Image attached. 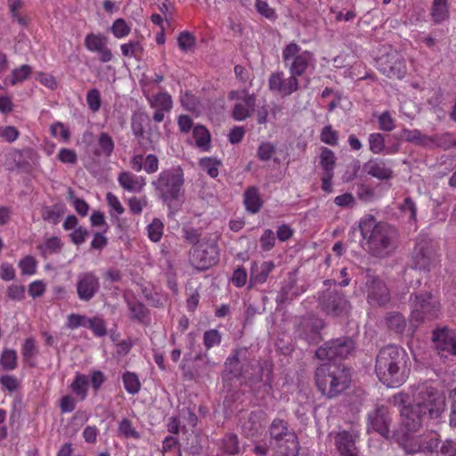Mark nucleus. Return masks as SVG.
<instances>
[{"instance_id":"f257e3e1","label":"nucleus","mask_w":456,"mask_h":456,"mask_svg":"<svg viewBox=\"0 0 456 456\" xmlns=\"http://www.w3.org/2000/svg\"><path fill=\"white\" fill-rule=\"evenodd\" d=\"M399 408L403 424L408 431L416 432L431 419L441 418L445 410V396L443 391L425 381L417 386L412 398L403 392L390 399Z\"/></svg>"},{"instance_id":"f03ea898","label":"nucleus","mask_w":456,"mask_h":456,"mask_svg":"<svg viewBox=\"0 0 456 456\" xmlns=\"http://www.w3.org/2000/svg\"><path fill=\"white\" fill-rule=\"evenodd\" d=\"M359 230L364 241L362 247L371 256L384 259L396 251L399 233L395 226L368 216L359 223Z\"/></svg>"},{"instance_id":"7ed1b4c3","label":"nucleus","mask_w":456,"mask_h":456,"mask_svg":"<svg viewBox=\"0 0 456 456\" xmlns=\"http://www.w3.org/2000/svg\"><path fill=\"white\" fill-rule=\"evenodd\" d=\"M411 365L409 355L403 347L387 345L376 356L375 373L387 387H398L406 381Z\"/></svg>"},{"instance_id":"20e7f679","label":"nucleus","mask_w":456,"mask_h":456,"mask_svg":"<svg viewBox=\"0 0 456 456\" xmlns=\"http://www.w3.org/2000/svg\"><path fill=\"white\" fill-rule=\"evenodd\" d=\"M351 370L342 362H325L314 371V383L318 391L327 399L343 394L351 384Z\"/></svg>"},{"instance_id":"39448f33","label":"nucleus","mask_w":456,"mask_h":456,"mask_svg":"<svg viewBox=\"0 0 456 456\" xmlns=\"http://www.w3.org/2000/svg\"><path fill=\"white\" fill-rule=\"evenodd\" d=\"M399 444L406 454L436 453V456H456V444L449 439L442 441L440 435L434 431L419 436H403Z\"/></svg>"},{"instance_id":"423d86ee","label":"nucleus","mask_w":456,"mask_h":456,"mask_svg":"<svg viewBox=\"0 0 456 456\" xmlns=\"http://www.w3.org/2000/svg\"><path fill=\"white\" fill-rule=\"evenodd\" d=\"M183 183V171L180 167L163 170L158 179L152 182L158 196L169 208L182 197Z\"/></svg>"},{"instance_id":"0eeeda50","label":"nucleus","mask_w":456,"mask_h":456,"mask_svg":"<svg viewBox=\"0 0 456 456\" xmlns=\"http://www.w3.org/2000/svg\"><path fill=\"white\" fill-rule=\"evenodd\" d=\"M355 349L354 339L352 337L343 336L325 342L315 351V356L320 360H328V362H336L352 355Z\"/></svg>"},{"instance_id":"6e6552de","label":"nucleus","mask_w":456,"mask_h":456,"mask_svg":"<svg viewBox=\"0 0 456 456\" xmlns=\"http://www.w3.org/2000/svg\"><path fill=\"white\" fill-rule=\"evenodd\" d=\"M282 59L289 68V74L297 78L302 77L306 69L314 64V53L302 50L296 43H290L284 47Z\"/></svg>"},{"instance_id":"1a4fd4ad","label":"nucleus","mask_w":456,"mask_h":456,"mask_svg":"<svg viewBox=\"0 0 456 456\" xmlns=\"http://www.w3.org/2000/svg\"><path fill=\"white\" fill-rule=\"evenodd\" d=\"M437 243L427 235H419L412 252V264L415 269L429 271L437 258Z\"/></svg>"},{"instance_id":"9d476101","label":"nucleus","mask_w":456,"mask_h":456,"mask_svg":"<svg viewBox=\"0 0 456 456\" xmlns=\"http://www.w3.org/2000/svg\"><path fill=\"white\" fill-rule=\"evenodd\" d=\"M270 436L278 443H284L287 456H297L300 450L297 436L289 428V424L282 419H274L269 428Z\"/></svg>"},{"instance_id":"9b49d317","label":"nucleus","mask_w":456,"mask_h":456,"mask_svg":"<svg viewBox=\"0 0 456 456\" xmlns=\"http://www.w3.org/2000/svg\"><path fill=\"white\" fill-rule=\"evenodd\" d=\"M241 377L251 387H263L265 393L272 390L273 365L267 361L250 363L242 372Z\"/></svg>"},{"instance_id":"f8f14e48","label":"nucleus","mask_w":456,"mask_h":456,"mask_svg":"<svg viewBox=\"0 0 456 456\" xmlns=\"http://www.w3.org/2000/svg\"><path fill=\"white\" fill-rule=\"evenodd\" d=\"M132 130L142 148L154 150L159 140L160 133L156 126L153 127L149 124L146 115L137 114L133 117Z\"/></svg>"},{"instance_id":"ddd939ff","label":"nucleus","mask_w":456,"mask_h":456,"mask_svg":"<svg viewBox=\"0 0 456 456\" xmlns=\"http://www.w3.org/2000/svg\"><path fill=\"white\" fill-rule=\"evenodd\" d=\"M432 348L441 357L456 356V332L448 327H437L432 331Z\"/></svg>"},{"instance_id":"4468645a","label":"nucleus","mask_w":456,"mask_h":456,"mask_svg":"<svg viewBox=\"0 0 456 456\" xmlns=\"http://www.w3.org/2000/svg\"><path fill=\"white\" fill-rule=\"evenodd\" d=\"M367 419L368 432L374 431L387 439L391 437L390 426L392 417L387 406L376 405L374 409L368 413Z\"/></svg>"},{"instance_id":"2eb2a0df","label":"nucleus","mask_w":456,"mask_h":456,"mask_svg":"<svg viewBox=\"0 0 456 456\" xmlns=\"http://www.w3.org/2000/svg\"><path fill=\"white\" fill-rule=\"evenodd\" d=\"M379 69L390 78H403L406 74L404 58L396 51L390 50L378 60Z\"/></svg>"},{"instance_id":"dca6fc26","label":"nucleus","mask_w":456,"mask_h":456,"mask_svg":"<svg viewBox=\"0 0 456 456\" xmlns=\"http://www.w3.org/2000/svg\"><path fill=\"white\" fill-rule=\"evenodd\" d=\"M218 261L217 247L214 244L200 243L190 254L191 264L198 270H206Z\"/></svg>"},{"instance_id":"f3484780","label":"nucleus","mask_w":456,"mask_h":456,"mask_svg":"<svg viewBox=\"0 0 456 456\" xmlns=\"http://www.w3.org/2000/svg\"><path fill=\"white\" fill-rule=\"evenodd\" d=\"M334 444L339 456H360V450L356 446L359 438V431L351 428L349 430L334 432Z\"/></svg>"},{"instance_id":"a211bd4d","label":"nucleus","mask_w":456,"mask_h":456,"mask_svg":"<svg viewBox=\"0 0 456 456\" xmlns=\"http://www.w3.org/2000/svg\"><path fill=\"white\" fill-rule=\"evenodd\" d=\"M324 327V321L317 315H304L298 325V332L309 344L315 345L322 339L321 330Z\"/></svg>"},{"instance_id":"6ab92c4d","label":"nucleus","mask_w":456,"mask_h":456,"mask_svg":"<svg viewBox=\"0 0 456 456\" xmlns=\"http://www.w3.org/2000/svg\"><path fill=\"white\" fill-rule=\"evenodd\" d=\"M268 86L271 92L275 93L281 97H286L299 88L298 78L291 76L285 78L282 71H276L270 75Z\"/></svg>"},{"instance_id":"aec40b11","label":"nucleus","mask_w":456,"mask_h":456,"mask_svg":"<svg viewBox=\"0 0 456 456\" xmlns=\"http://www.w3.org/2000/svg\"><path fill=\"white\" fill-rule=\"evenodd\" d=\"M409 302L411 314H431L441 310L439 300L429 292L414 293Z\"/></svg>"},{"instance_id":"412c9836","label":"nucleus","mask_w":456,"mask_h":456,"mask_svg":"<svg viewBox=\"0 0 456 456\" xmlns=\"http://www.w3.org/2000/svg\"><path fill=\"white\" fill-rule=\"evenodd\" d=\"M240 350H235L233 354L226 359L224 370L222 374L224 387L228 391H232L238 387L236 382L242 375V368L239 360Z\"/></svg>"},{"instance_id":"4be33fe9","label":"nucleus","mask_w":456,"mask_h":456,"mask_svg":"<svg viewBox=\"0 0 456 456\" xmlns=\"http://www.w3.org/2000/svg\"><path fill=\"white\" fill-rule=\"evenodd\" d=\"M367 299L370 305H383L389 301V291L386 284L375 276L369 275L366 281Z\"/></svg>"},{"instance_id":"5701e85b","label":"nucleus","mask_w":456,"mask_h":456,"mask_svg":"<svg viewBox=\"0 0 456 456\" xmlns=\"http://www.w3.org/2000/svg\"><path fill=\"white\" fill-rule=\"evenodd\" d=\"M108 38L102 34H88L85 38V46L90 52L98 53L99 60L109 62L112 60L113 54L108 48Z\"/></svg>"},{"instance_id":"b1692460","label":"nucleus","mask_w":456,"mask_h":456,"mask_svg":"<svg viewBox=\"0 0 456 456\" xmlns=\"http://www.w3.org/2000/svg\"><path fill=\"white\" fill-rule=\"evenodd\" d=\"M99 279L92 273H85L78 276L77 291L82 300H90L99 290Z\"/></svg>"},{"instance_id":"393cba45","label":"nucleus","mask_w":456,"mask_h":456,"mask_svg":"<svg viewBox=\"0 0 456 456\" xmlns=\"http://www.w3.org/2000/svg\"><path fill=\"white\" fill-rule=\"evenodd\" d=\"M243 97L238 99L232 110V118L241 121L250 117L255 110L256 97L248 91H243Z\"/></svg>"},{"instance_id":"a878e982","label":"nucleus","mask_w":456,"mask_h":456,"mask_svg":"<svg viewBox=\"0 0 456 456\" xmlns=\"http://www.w3.org/2000/svg\"><path fill=\"white\" fill-rule=\"evenodd\" d=\"M363 169L365 172L379 179V180H390L394 172L392 168L382 159H370L364 164Z\"/></svg>"},{"instance_id":"bb28decb","label":"nucleus","mask_w":456,"mask_h":456,"mask_svg":"<svg viewBox=\"0 0 456 456\" xmlns=\"http://www.w3.org/2000/svg\"><path fill=\"white\" fill-rule=\"evenodd\" d=\"M326 311L347 313L351 310V305L345 297L338 293H329L324 296L322 301Z\"/></svg>"},{"instance_id":"cd10ccee","label":"nucleus","mask_w":456,"mask_h":456,"mask_svg":"<svg viewBox=\"0 0 456 456\" xmlns=\"http://www.w3.org/2000/svg\"><path fill=\"white\" fill-rule=\"evenodd\" d=\"M273 267L274 265L271 261L263 262L260 265L256 263L252 264L249 285L252 287L256 284L264 283Z\"/></svg>"},{"instance_id":"c85d7f7f","label":"nucleus","mask_w":456,"mask_h":456,"mask_svg":"<svg viewBox=\"0 0 456 456\" xmlns=\"http://www.w3.org/2000/svg\"><path fill=\"white\" fill-rule=\"evenodd\" d=\"M118 180L124 190L133 192H140L145 185L142 177H138L127 171L121 172Z\"/></svg>"},{"instance_id":"c756f323","label":"nucleus","mask_w":456,"mask_h":456,"mask_svg":"<svg viewBox=\"0 0 456 456\" xmlns=\"http://www.w3.org/2000/svg\"><path fill=\"white\" fill-rule=\"evenodd\" d=\"M184 360L193 361L194 370L199 376L208 375L212 367V364L206 354L199 353L193 356L191 353H186L184 354Z\"/></svg>"},{"instance_id":"7c9ffc66","label":"nucleus","mask_w":456,"mask_h":456,"mask_svg":"<svg viewBox=\"0 0 456 456\" xmlns=\"http://www.w3.org/2000/svg\"><path fill=\"white\" fill-rule=\"evenodd\" d=\"M244 203L248 211L255 214L262 208L263 201L257 188L249 187L244 193Z\"/></svg>"},{"instance_id":"2f4dec72","label":"nucleus","mask_w":456,"mask_h":456,"mask_svg":"<svg viewBox=\"0 0 456 456\" xmlns=\"http://www.w3.org/2000/svg\"><path fill=\"white\" fill-rule=\"evenodd\" d=\"M32 73V68L24 64L19 68L13 69L12 72L5 77L4 83L15 86L26 80Z\"/></svg>"},{"instance_id":"473e14b6","label":"nucleus","mask_w":456,"mask_h":456,"mask_svg":"<svg viewBox=\"0 0 456 456\" xmlns=\"http://www.w3.org/2000/svg\"><path fill=\"white\" fill-rule=\"evenodd\" d=\"M431 16L436 23H441L447 20L449 18L447 0H434Z\"/></svg>"},{"instance_id":"72a5a7b5","label":"nucleus","mask_w":456,"mask_h":456,"mask_svg":"<svg viewBox=\"0 0 456 456\" xmlns=\"http://www.w3.org/2000/svg\"><path fill=\"white\" fill-rule=\"evenodd\" d=\"M336 163V157L334 152L326 148H322L320 154V165L324 170L325 174H334V167Z\"/></svg>"},{"instance_id":"f704fd0d","label":"nucleus","mask_w":456,"mask_h":456,"mask_svg":"<svg viewBox=\"0 0 456 456\" xmlns=\"http://www.w3.org/2000/svg\"><path fill=\"white\" fill-rule=\"evenodd\" d=\"M89 386V379L84 374H77L73 382L70 385L72 391L81 399H85L87 395Z\"/></svg>"},{"instance_id":"c9c22d12","label":"nucleus","mask_w":456,"mask_h":456,"mask_svg":"<svg viewBox=\"0 0 456 456\" xmlns=\"http://www.w3.org/2000/svg\"><path fill=\"white\" fill-rule=\"evenodd\" d=\"M221 165L222 162L216 158H202L199 161L200 168L212 178H216L218 175V167Z\"/></svg>"},{"instance_id":"e433bc0d","label":"nucleus","mask_w":456,"mask_h":456,"mask_svg":"<svg viewBox=\"0 0 456 456\" xmlns=\"http://www.w3.org/2000/svg\"><path fill=\"white\" fill-rule=\"evenodd\" d=\"M151 106L152 108L169 112L173 107V101L168 94L160 93L153 96V98L151 100Z\"/></svg>"},{"instance_id":"4c0bfd02","label":"nucleus","mask_w":456,"mask_h":456,"mask_svg":"<svg viewBox=\"0 0 456 456\" xmlns=\"http://www.w3.org/2000/svg\"><path fill=\"white\" fill-rule=\"evenodd\" d=\"M193 137L198 147L203 150H208L210 142V134L203 126H196L193 128Z\"/></svg>"},{"instance_id":"58836bf2","label":"nucleus","mask_w":456,"mask_h":456,"mask_svg":"<svg viewBox=\"0 0 456 456\" xmlns=\"http://www.w3.org/2000/svg\"><path fill=\"white\" fill-rule=\"evenodd\" d=\"M85 328L91 330L96 337H104L107 335L105 322L97 316L87 318L86 320Z\"/></svg>"},{"instance_id":"ea45409f","label":"nucleus","mask_w":456,"mask_h":456,"mask_svg":"<svg viewBox=\"0 0 456 456\" xmlns=\"http://www.w3.org/2000/svg\"><path fill=\"white\" fill-rule=\"evenodd\" d=\"M98 145L100 147V150L94 151V154L96 156L103 154L106 157H109L114 150V142L107 133H102L100 134L98 139Z\"/></svg>"},{"instance_id":"a19ab883","label":"nucleus","mask_w":456,"mask_h":456,"mask_svg":"<svg viewBox=\"0 0 456 456\" xmlns=\"http://www.w3.org/2000/svg\"><path fill=\"white\" fill-rule=\"evenodd\" d=\"M63 214V209L59 205H54L52 207H44L42 208V218L45 221H47L53 224H56L59 223L60 217Z\"/></svg>"},{"instance_id":"79ce46f5","label":"nucleus","mask_w":456,"mask_h":456,"mask_svg":"<svg viewBox=\"0 0 456 456\" xmlns=\"http://www.w3.org/2000/svg\"><path fill=\"white\" fill-rule=\"evenodd\" d=\"M0 364L5 370H12L17 367V353L13 349H4L0 357Z\"/></svg>"},{"instance_id":"37998d69","label":"nucleus","mask_w":456,"mask_h":456,"mask_svg":"<svg viewBox=\"0 0 456 456\" xmlns=\"http://www.w3.org/2000/svg\"><path fill=\"white\" fill-rule=\"evenodd\" d=\"M125 389L131 395H135L140 391L141 383L136 374L126 371L123 375Z\"/></svg>"},{"instance_id":"c03bdc74","label":"nucleus","mask_w":456,"mask_h":456,"mask_svg":"<svg viewBox=\"0 0 456 456\" xmlns=\"http://www.w3.org/2000/svg\"><path fill=\"white\" fill-rule=\"evenodd\" d=\"M435 146H437L444 151L456 147V136L449 133L435 135Z\"/></svg>"},{"instance_id":"a18cd8bd","label":"nucleus","mask_w":456,"mask_h":456,"mask_svg":"<svg viewBox=\"0 0 456 456\" xmlns=\"http://www.w3.org/2000/svg\"><path fill=\"white\" fill-rule=\"evenodd\" d=\"M387 323L391 330L403 334L407 329L406 320L403 315H389Z\"/></svg>"},{"instance_id":"49530a36","label":"nucleus","mask_w":456,"mask_h":456,"mask_svg":"<svg viewBox=\"0 0 456 456\" xmlns=\"http://www.w3.org/2000/svg\"><path fill=\"white\" fill-rule=\"evenodd\" d=\"M223 449L230 454L235 455L240 452L238 437L234 434H228L223 439Z\"/></svg>"},{"instance_id":"de8ad7c7","label":"nucleus","mask_w":456,"mask_h":456,"mask_svg":"<svg viewBox=\"0 0 456 456\" xmlns=\"http://www.w3.org/2000/svg\"><path fill=\"white\" fill-rule=\"evenodd\" d=\"M370 151L374 154L381 153L385 149V137L380 133H373L369 135Z\"/></svg>"},{"instance_id":"09e8293b","label":"nucleus","mask_w":456,"mask_h":456,"mask_svg":"<svg viewBox=\"0 0 456 456\" xmlns=\"http://www.w3.org/2000/svg\"><path fill=\"white\" fill-rule=\"evenodd\" d=\"M118 433L120 436H123L126 438L133 437L134 439L140 438V434L135 430L133 427L130 419L125 418L123 419L118 426Z\"/></svg>"},{"instance_id":"8fccbe9b","label":"nucleus","mask_w":456,"mask_h":456,"mask_svg":"<svg viewBox=\"0 0 456 456\" xmlns=\"http://www.w3.org/2000/svg\"><path fill=\"white\" fill-rule=\"evenodd\" d=\"M163 224L159 219L155 218L149 225H148V234L149 238L154 241H159L163 235Z\"/></svg>"},{"instance_id":"3c124183","label":"nucleus","mask_w":456,"mask_h":456,"mask_svg":"<svg viewBox=\"0 0 456 456\" xmlns=\"http://www.w3.org/2000/svg\"><path fill=\"white\" fill-rule=\"evenodd\" d=\"M22 356L24 361L28 362L30 366H34L33 362H30V360L36 355L37 348L35 340L32 338H28L25 340L22 346Z\"/></svg>"},{"instance_id":"603ef678","label":"nucleus","mask_w":456,"mask_h":456,"mask_svg":"<svg viewBox=\"0 0 456 456\" xmlns=\"http://www.w3.org/2000/svg\"><path fill=\"white\" fill-rule=\"evenodd\" d=\"M122 54L124 56H134L137 57L139 54H141L143 51V48L142 45L139 43V41H130L127 44H123L120 46Z\"/></svg>"},{"instance_id":"864d4df0","label":"nucleus","mask_w":456,"mask_h":456,"mask_svg":"<svg viewBox=\"0 0 456 456\" xmlns=\"http://www.w3.org/2000/svg\"><path fill=\"white\" fill-rule=\"evenodd\" d=\"M321 141L326 144L335 146L338 144V132L332 129L331 126H326L321 132Z\"/></svg>"},{"instance_id":"5fc2aeb1","label":"nucleus","mask_w":456,"mask_h":456,"mask_svg":"<svg viewBox=\"0 0 456 456\" xmlns=\"http://www.w3.org/2000/svg\"><path fill=\"white\" fill-rule=\"evenodd\" d=\"M86 102L89 109L95 112L101 107V95L99 90L96 88L91 89L87 92Z\"/></svg>"},{"instance_id":"6e6d98bb","label":"nucleus","mask_w":456,"mask_h":456,"mask_svg":"<svg viewBox=\"0 0 456 456\" xmlns=\"http://www.w3.org/2000/svg\"><path fill=\"white\" fill-rule=\"evenodd\" d=\"M204 345L207 349L221 343V335L217 330H207L203 336Z\"/></svg>"},{"instance_id":"4d7b16f0","label":"nucleus","mask_w":456,"mask_h":456,"mask_svg":"<svg viewBox=\"0 0 456 456\" xmlns=\"http://www.w3.org/2000/svg\"><path fill=\"white\" fill-rule=\"evenodd\" d=\"M111 31L118 38L127 36L130 32V28L123 19H118L114 21Z\"/></svg>"},{"instance_id":"13d9d810","label":"nucleus","mask_w":456,"mask_h":456,"mask_svg":"<svg viewBox=\"0 0 456 456\" xmlns=\"http://www.w3.org/2000/svg\"><path fill=\"white\" fill-rule=\"evenodd\" d=\"M178 45L183 51L191 50L195 45V37L192 34L187 31L180 33L178 38Z\"/></svg>"},{"instance_id":"bf43d9fd","label":"nucleus","mask_w":456,"mask_h":456,"mask_svg":"<svg viewBox=\"0 0 456 456\" xmlns=\"http://www.w3.org/2000/svg\"><path fill=\"white\" fill-rule=\"evenodd\" d=\"M19 266L22 274L30 275L36 272L37 262L33 256H27L20 261Z\"/></svg>"},{"instance_id":"052dcab7","label":"nucleus","mask_w":456,"mask_h":456,"mask_svg":"<svg viewBox=\"0 0 456 456\" xmlns=\"http://www.w3.org/2000/svg\"><path fill=\"white\" fill-rule=\"evenodd\" d=\"M379 126L381 130L385 132H391L395 127V120L391 117L389 111H384L379 117Z\"/></svg>"},{"instance_id":"680f3d73","label":"nucleus","mask_w":456,"mask_h":456,"mask_svg":"<svg viewBox=\"0 0 456 456\" xmlns=\"http://www.w3.org/2000/svg\"><path fill=\"white\" fill-rule=\"evenodd\" d=\"M62 247V243L58 237H52L48 239L41 248L43 249L45 254H53L60 252Z\"/></svg>"},{"instance_id":"e2e57ef3","label":"nucleus","mask_w":456,"mask_h":456,"mask_svg":"<svg viewBox=\"0 0 456 456\" xmlns=\"http://www.w3.org/2000/svg\"><path fill=\"white\" fill-rule=\"evenodd\" d=\"M19 134L18 129L12 126L0 127V137L8 142H14Z\"/></svg>"},{"instance_id":"0e129e2a","label":"nucleus","mask_w":456,"mask_h":456,"mask_svg":"<svg viewBox=\"0 0 456 456\" xmlns=\"http://www.w3.org/2000/svg\"><path fill=\"white\" fill-rule=\"evenodd\" d=\"M260 243L264 250H270L275 244V237L273 232L270 229L265 230L260 238Z\"/></svg>"},{"instance_id":"69168bd1","label":"nucleus","mask_w":456,"mask_h":456,"mask_svg":"<svg viewBox=\"0 0 456 456\" xmlns=\"http://www.w3.org/2000/svg\"><path fill=\"white\" fill-rule=\"evenodd\" d=\"M450 401V418L449 424L452 428H456V387L451 390L449 394Z\"/></svg>"},{"instance_id":"338daca9","label":"nucleus","mask_w":456,"mask_h":456,"mask_svg":"<svg viewBox=\"0 0 456 456\" xmlns=\"http://www.w3.org/2000/svg\"><path fill=\"white\" fill-rule=\"evenodd\" d=\"M275 149L273 144L269 142L262 143L257 151V156L261 160L267 161L273 155Z\"/></svg>"},{"instance_id":"774afa93","label":"nucleus","mask_w":456,"mask_h":456,"mask_svg":"<svg viewBox=\"0 0 456 456\" xmlns=\"http://www.w3.org/2000/svg\"><path fill=\"white\" fill-rule=\"evenodd\" d=\"M0 384L9 392H13L19 387L18 379L12 375H3L0 378Z\"/></svg>"}]
</instances>
